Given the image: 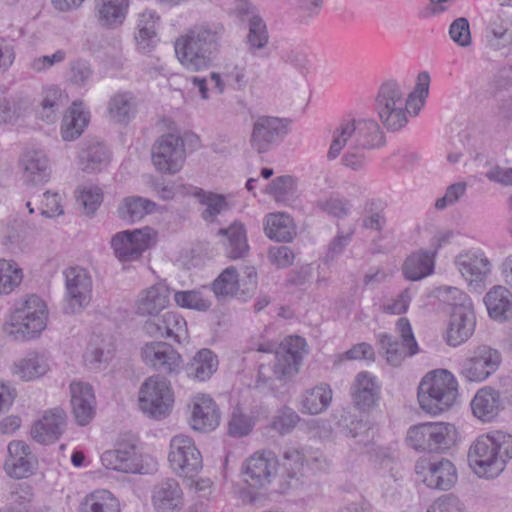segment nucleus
Instances as JSON below:
<instances>
[{
	"label": "nucleus",
	"instance_id": "1",
	"mask_svg": "<svg viewBox=\"0 0 512 512\" xmlns=\"http://www.w3.org/2000/svg\"><path fill=\"white\" fill-rule=\"evenodd\" d=\"M429 83V74L421 72L415 90L407 97L401 85L394 80L386 81L379 87L375 96V111L388 131L396 132L406 126L410 113L408 107H412L413 115H417L428 95Z\"/></svg>",
	"mask_w": 512,
	"mask_h": 512
},
{
	"label": "nucleus",
	"instance_id": "2",
	"mask_svg": "<svg viewBox=\"0 0 512 512\" xmlns=\"http://www.w3.org/2000/svg\"><path fill=\"white\" fill-rule=\"evenodd\" d=\"M224 33L220 23L196 24L179 36L175 54L179 62L193 72L207 69L212 64Z\"/></svg>",
	"mask_w": 512,
	"mask_h": 512
},
{
	"label": "nucleus",
	"instance_id": "3",
	"mask_svg": "<svg viewBox=\"0 0 512 512\" xmlns=\"http://www.w3.org/2000/svg\"><path fill=\"white\" fill-rule=\"evenodd\" d=\"M511 458L512 436L503 431L479 436L468 451L469 466L479 477L498 476Z\"/></svg>",
	"mask_w": 512,
	"mask_h": 512
},
{
	"label": "nucleus",
	"instance_id": "4",
	"mask_svg": "<svg viewBox=\"0 0 512 512\" xmlns=\"http://www.w3.org/2000/svg\"><path fill=\"white\" fill-rule=\"evenodd\" d=\"M348 143L355 150L374 149L384 145L385 136L374 119H344L333 131L328 160H335Z\"/></svg>",
	"mask_w": 512,
	"mask_h": 512
},
{
	"label": "nucleus",
	"instance_id": "5",
	"mask_svg": "<svg viewBox=\"0 0 512 512\" xmlns=\"http://www.w3.org/2000/svg\"><path fill=\"white\" fill-rule=\"evenodd\" d=\"M458 398V382L448 370L428 373L418 387L420 407L431 415L449 410Z\"/></svg>",
	"mask_w": 512,
	"mask_h": 512
},
{
	"label": "nucleus",
	"instance_id": "6",
	"mask_svg": "<svg viewBox=\"0 0 512 512\" xmlns=\"http://www.w3.org/2000/svg\"><path fill=\"white\" fill-rule=\"evenodd\" d=\"M448 293L452 300V311L446 340L450 346L456 347L472 336L476 318L472 300L466 293L454 287H449Z\"/></svg>",
	"mask_w": 512,
	"mask_h": 512
},
{
	"label": "nucleus",
	"instance_id": "7",
	"mask_svg": "<svg viewBox=\"0 0 512 512\" xmlns=\"http://www.w3.org/2000/svg\"><path fill=\"white\" fill-rule=\"evenodd\" d=\"M47 308L44 301L36 295L29 296L21 308L10 316L6 331L16 338L30 339L39 334L46 326Z\"/></svg>",
	"mask_w": 512,
	"mask_h": 512
},
{
	"label": "nucleus",
	"instance_id": "8",
	"mask_svg": "<svg viewBox=\"0 0 512 512\" xmlns=\"http://www.w3.org/2000/svg\"><path fill=\"white\" fill-rule=\"evenodd\" d=\"M454 432L451 424L428 422L411 427L406 440L417 451L441 452L453 444Z\"/></svg>",
	"mask_w": 512,
	"mask_h": 512
},
{
	"label": "nucleus",
	"instance_id": "9",
	"mask_svg": "<svg viewBox=\"0 0 512 512\" xmlns=\"http://www.w3.org/2000/svg\"><path fill=\"white\" fill-rule=\"evenodd\" d=\"M174 395L170 385L160 375L147 378L139 390L140 409L148 416L161 419L168 415L172 409Z\"/></svg>",
	"mask_w": 512,
	"mask_h": 512
},
{
	"label": "nucleus",
	"instance_id": "10",
	"mask_svg": "<svg viewBox=\"0 0 512 512\" xmlns=\"http://www.w3.org/2000/svg\"><path fill=\"white\" fill-rule=\"evenodd\" d=\"M168 461L179 477L195 478L203 468V459L192 438L176 435L170 441Z\"/></svg>",
	"mask_w": 512,
	"mask_h": 512
},
{
	"label": "nucleus",
	"instance_id": "11",
	"mask_svg": "<svg viewBox=\"0 0 512 512\" xmlns=\"http://www.w3.org/2000/svg\"><path fill=\"white\" fill-rule=\"evenodd\" d=\"M290 121L273 116H259L253 122L250 146L259 154L278 146L289 132Z\"/></svg>",
	"mask_w": 512,
	"mask_h": 512
},
{
	"label": "nucleus",
	"instance_id": "12",
	"mask_svg": "<svg viewBox=\"0 0 512 512\" xmlns=\"http://www.w3.org/2000/svg\"><path fill=\"white\" fill-rule=\"evenodd\" d=\"M500 363L501 355L498 350L481 345L461 361L459 373L469 382H482L496 372Z\"/></svg>",
	"mask_w": 512,
	"mask_h": 512
},
{
	"label": "nucleus",
	"instance_id": "13",
	"mask_svg": "<svg viewBox=\"0 0 512 512\" xmlns=\"http://www.w3.org/2000/svg\"><path fill=\"white\" fill-rule=\"evenodd\" d=\"M396 327L402 339L401 343L389 334H380L378 336L386 360L393 366H399L406 356H412L418 352V344L413 335L409 320L407 318H400L397 321Z\"/></svg>",
	"mask_w": 512,
	"mask_h": 512
},
{
	"label": "nucleus",
	"instance_id": "14",
	"mask_svg": "<svg viewBox=\"0 0 512 512\" xmlns=\"http://www.w3.org/2000/svg\"><path fill=\"white\" fill-rule=\"evenodd\" d=\"M184 141L180 136H161L152 149V161L160 172L174 174L180 171L185 161Z\"/></svg>",
	"mask_w": 512,
	"mask_h": 512
},
{
	"label": "nucleus",
	"instance_id": "15",
	"mask_svg": "<svg viewBox=\"0 0 512 512\" xmlns=\"http://www.w3.org/2000/svg\"><path fill=\"white\" fill-rule=\"evenodd\" d=\"M306 341L300 336L286 337L275 350L273 373L279 380L293 377L299 371L303 355L306 351Z\"/></svg>",
	"mask_w": 512,
	"mask_h": 512
},
{
	"label": "nucleus",
	"instance_id": "16",
	"mask_svg": "<svg viewBox=\"0 0 512 512\" xmlns=\"http://www.w3.org/2000/svg\"><path fill=\"white\" fill-rule=\"evenodd\" d=\"M153 230L149 227L116 233L111 240L115 256L120 261H133L151 245Z\"/></svg>",
	"mask_w": 512,
	"mask_h": 512
},
{
	"label": "nucleus",
	"instance_id": "17",
	"mask_svg": "<svg viewBox=\"0 0 512 512\" xmlns=\"http://www.w3.org/2000/svg\"><path fill=\"white\" fill-rule=\"evenodd\" d=\"M66 301L72 313L88 306L92 297V278L86 269L70 267L65 270Z\"/></svg>",
	"mask_w": 512,
	"mask_h": 512
},
{
	"label": "nucleus",
	"instance_id": "18",
	"mask_svg": "<svg viewBox=\"0 0 512 512\" xmlns=\"http://www.w3.org/2000/svg\"><path fill=\"white\" fill-rule=\"evenodd\" d=\"M143 361L165 375H177L182 369L181 355L166 342H150L142 348Z\"/></svg>",
	"mask_w": 512,
	"mask_h": 512
},
{
	"label": "nucleus",
	"instance_id": "19",
	"mask_svg": "<svg viewBox=\"0 0 512 512\" xmlns=\"http://www.w3.org/2000/svg\"><path fill=\"white\" fill-rule=\"evenodd\" d=\"M278 461L271 451L257 452L248 458L242 472L244 481L254 489L264 488L270 484L272 478L276 475Z\"/></svg>",
	"mask_w": 512,
	"mask_h": 512
},
{
	"label": "nucleus",
	"instance_id": "20",
	"mask_svg": "<svg viewBox=\"0 0 512 512\" xmlns=\"http://www.w3.org/2000/svg\"><path fill=\"white\" fill-rule=\"evenodd\" d=\"M143 328L151 337L170 338L177 343H183L189 337L186 320L174 311H168L156 318H149L145 321Z\"/></svg>",
	"mask_w": 512,
	"mask_h": 512
},
{
	"label": "nucleus",
	"instance_id": "21",
	"mask_svg": "<svg viewBox=\"0 0 512 512\" xmlns=\"http://www.w3.org/2000/svg\"><path fill=\"white\" fill-rule=\"evenodd\" d=\"M67 426V415L61 408L47 410L31 427V437L42 445H50L60 439Z\"/></svg>",
	"mask_w": 512,
	"mask_h": 512
},
{
	"label": "nucleus",
	"instance_id": "22",
	"mask_svg": "<svg viewBox=\"0 0 512 512\" xmlns=\"http://www.w3.org/2000/svg\"><path fill=\"white\" fill-rule=\"evenodd\" d=\"M236 16L248 24L247 44L252 52L264 48L268 43L266 24L256 8L245 0H236L233 8Z\"/></svg>",
	"mask_w": 512,
	"mask_h": 512
},
{
	"label": "nucleus",
	"instance_id": "23",
	"mask_svg": "<svg viewBox=\"0 0 512 512\" xmlns=\"http://www.w3.org/2000/svg\"><path fill=\"white\" fill-rule=\"evenodd\" d=\"M24 182L30 184H43L50 178V162L44 150L27 148L19 159Z\"/></svg>",
	"mask_w": 512,
	"mask_h": 512
},
{
	"label": "nucleus",
	"instance_id": "24",
	"mask_svg": "<svg viewBox=\"0 0 512 512\" xmlns=\"http://www.w3.org/2000/svg\"><path fill=\"white\" fill-rule=\"evenodd\" d=\"M171 290L164 282H158L140 291L135 301V312L139 316L156 318L170 302Z\"/></svg>",
	"mask_w": 512,
	"mask_h": 512
},
{
	"label": "nucleus",
	"instance_id": "25",
	"mask_svg": "<svg viewBox=\"0 0 512 512\" xmlns=\"http://www.w3.org/2000/svg\"><path fill=\"white\" fill-rule=\"evenodd\" d=\"M101 462L107 469L123 473H139L142 468L133 442H118L115 449L101 455Z\"/></svg>",
	"mask_w": 512,
	"mask_h": 512
},
{
	"label": "nucleus",
	"instance_id": "26",
	"mask_svg": "<svg viewBox=\"0 0 512 512\" xmlns=\"http://www.w3.org/2000/svg\"><path fill=\"white\" fill-rule=\"evenodd\" d=\"M422 462L416 465L417 473L423 475V482L430 488L448 490L456 482L457 474L453 463L447 459L437 462Z\"/></svg>",
	"mask_w": 512,
	"mask_h": 512
},
{
	"label": "nucleus",
	"instance_id": "27",
	"mask_svg": "<svg viewBox=\"0 0 512 512\" xmlns=\"http://www.w3.org/2000/svg\"><path fill=\"white\" fill-rule=\"evenodd\" d=\"M455 265L469 284L480 283L491 271V263L480 250H469L455 258Z\"/></svg>",
	"mask_w": 512,
	"mask_h": 512
},
{
	"label": "nucleus",
	"instance_id": "28",
	"mask_svg": "<svg viewBox=\"0 0 512 512\" xmlns=\"http://www.w3.org/2000/svg\"><path fill=\"white\" fill-rule=\"evenodd\" d=\"M152 504L157 512H178L184 504V494L177 480L167 478L152 491Z\"/></svg>",
	"mask_w": 512,
	"mask_h": 512
},
{
	"label": "nucleus",
	"instance_id": "29",
	"mask_svg": "<svg viewBox=\"0 0 512 512\" xmlns=\"http://www.w3.org/2000/svg\"><path fill=\"white\" fill-rule=\"evenodd\" d=\"M220 423V412L215 401L206 394H198L192 399L190 425L197 431L214 430Z\"/></svg>",
	"mask_w": 512,
	"mask_h": 512
},
{
	"label": "nucleus",
	"instance_id": "30",
	"mask_svg": "<svg viewBox=\"0 0 512 512\" xmlns=\"http://www.w3.org/2000/svg\"><path fill=\"white\" fill-rule=\"evenodd\" d=\"M71 406L79 425H87L95 414V396L92 387L83 382L70 385Z\"/></svg>",
	"mask_w": 512,
	"mask_h": 512
},
{
	"label": "nucleus",
	"instance_id": "31",
	"mask_svg": "<svg viewBox=\"0 0 512 512\" xmlns=\"http://www.w3.org/2000/svg\"><path fill=\"white\" fill-rule=\"evenodd\" d=\"M351 396L354 405L359 410H369L379 400L380 386L376 378L368 372H360L351 386Z\"/></svg>",
	"mask_w": 512,
	"mask_h": 512
},
{
	"label": "nucleus",
	"instance_id": "32",
	"mask_svg": "<svg viewBox=\"0 0 512 512\" xmlns=\"http://www.w3.org/2000/svg\"><path fill=\"white\" fill-rule=\"evenodd\" d=\"M129 0H95V17L107 29L121 26L127 16Z\"/></svg>",
	"mask_w": 512,
	"mask_h": 512
},
{
	"label": "nucleus",
	"instance_id": "33",
	"mask_svg": "<svg viewBox=\"0 0 512 512\" xmlns=\"http://www.w3.org/2000/svg\"><path fill=\"white\" fill-rule=\"evenodd\" d=\"M489 316L499 322L512 319V291L506 286L495 285L484 296Z\"/></svg>",
	"mask_w": 512,
	"mask_h": 512
},
{
	"label": "nucleus",
	"instance_id": "34",
	"mask_svg": "<svg viewBox=\"0 0 512 512\" xmlns=\"http://www.w3.org/2000/svg\"><path fill=\"white\" fill-rule=\"evenodd\" d=\"M217 234L225 238L223 244L227 257L236 260L248 255L249 244L243 223L234 221L227 228L219 229Z\"/></svg>",
	"mask_w": 512,
	"mask_h": 512
},
{
	"label": "nucleus",
	"instance_id": "35",
	"mask_svg": "<svg viewBox=\"0 0 512 512\" xmlns=\"http://www.w3.org/2000/svg\"><path fill=\"white\" fill-rule=\"evenodd\" d=\"M502 408L500 393L491 387L480 389L471 401L474 416L483 422L492 421Z\"/></svg>",
	"mask_w": 512,
	"mask_h": 512
},
{
	"label": "nucleus",
	"instance_id": "36",
	"mask_svg": "<svg viewBox=\"0 0 512 512\" xmlns=\"http://www.w3.org/2000/svg\"><path fill=\"white\" fill-rule=\"evenodd\" d=\"M194 196L204 207L201 212V218L206 223L217 222L218 216L225 214L233 207L228 198L223 194L196 188Z\"/></svg>",
	"mask_w": 512,
	"mask_h": 512
},
{
	"label": "nucleus",
	"instance_id": "37",
	"mask_svg": "<svg viewBox=\"0 0 512 512\" xmlns=\"http://www.w3.org/2000/svg\"><path fill=\"white\" fill-rule=\"evenodd\" d=\"M159 16L156 12L147 10L139 15L135 40L137 47L144 53L150 52L159 41L157 25Z\"/></svg>",
	"mask_w": 512,
	"mask_h": 512
},
{
	"label": "nucleus",
	"instance_id": "38",
	"mask_svg": "<svg viewBox=\"0 0 512 512\" xmlns=\"http://www.w3.org/2000/svg\"><path fill=\"white\" fill-rule=\"evenodd\" d=\"M218 357L208 348L200 349L185 366V372L191 379L208 380L218 369Z\"/></svg>",
	"mask_w": 512,
	"mask_h": 512
},
{
	"label": "nucleus",
	"instance_id": "39",
	"mask_svg": "<svg viewBox=\"0 0 512 512\" xmlns=\"http://www.w3.org/2000/svg\"><path fill=\"white\" fill-rule=\"evenodd\" d=\"M89 123V112L81 102H73L62 119L61 134L65 141L78 138Z\"/></svg>",
	"mask_w": 512,
	"mask_h": 512
},
{
	"label": "nucleus",
	"instance_id": "40",
	"mask_svg": "<svg viewBox=\"0 0 512 512\" xmlns=\"http://www.w3.org/2000/svg\"><path fill=\"white\" fill-rule=\"evenodd\" d=\"M110 160L107 147L97 141L85 143L79 152V165L85 172L102 170Z\"/></svg>",
	"mask_w": 512,
	"mask_h": 512
},
{
	"label": "nucleus",
	"instance_id": "41",
	"mask_svg": "<svg viewBox=\"0 0 512 512\" xmlns=\"http://www.w3.org/2000/svg\"><path fill=\"white\" fill-rule=\"evenodd\" d=\"M136 99L130 92L114 94L107 106L109 118L116 123L127 124L136 114Z\"/></svg>",
	"mask_w": 512,
	"mask_h": 512
},
{
	"label": "nucleus",
	"instance_id": "42",
	"mask_svg": "<svg viewBox=\"0 0 512 512\" xmlns=\"http://www.w3.org/2000/svg\"><path fill=\"white\" fill-rule=\"evenodd\" d=\"M332 394L327 384H320L306 390L301 396V411L310 415L322 413L330 405Z\"/></svg>",
	"mask_w": 512,
	"mask_h": 512
},
{
	"label": "nucleus",
	"instance_id": "43",
	"mask_svg": "<svg viewBox=\"0 0 512 512\" xmlns=\"http://www.w3.org/2000/svg\"><path fill=\"white\" fill-rule=\"evenodd\" d=\"M434 269V254L419 251L411 254L403 264V274L411 281H418L430 275Z\"/></svg>",
	"mask_w": 512,
	"mask_h": 512
},
{
	"label": "nucleus",
	"instance_id": "44",
	"mask_svg": "<svg viewBox=\"0 0 512 512\" xmlns=\"http://www.w3.org/2000/svg\"><path fill=\"white\" fill-rule=\"evenodd\" d=\"M154 208V202L140 196H131L122 200L118 215L122 220L134 223L153 212Z\"/></svg>",
	"mask_w": 512,
	"mask_h": 512
},
{
	"label": "nucleus",
	"instance_id": "45",
	"mask_svg": "<svg viewBox=\"0 0 512 512\" xmlns=\"http://www.w3.org/2000/svg\"><path fill=\"white\" fill-rule=\"evenodd\" d=\"M79 512H120V505L111 492L96 490L84 498Z\"/></svg>",
	"mask_w": 512,
	"mask_h": 512
},
{
	"label": "nucleus",
	"instance_id": "46",
	"mask_svg": "<svg viewBox=\"0 0 512 512\" xmlns=\"http://www.w3.org/2000/svg\"><path fill=\"white\" fill-rule=\"evenodd\" d=\"M265 234L277 242H289L293 239L292 219L284 213L269 214L266 219Z\"/></svg>",
	"mask_w": 512,
	"mask_h": 512
},
{
	"label": "nucleus",
	"instance_id": "47",
	"mask_svg": "<svg viewBox=\"0 0 512 512\" xmlns=\"http://www.w3.org/2000/svg\"><path fill=\"white\" fill-rule=\"evenodd\" d=\"M49 370L48 358L44 354L30 353L17 365V374L25 381L41 377Z\"/></svg>",
	"mask_w": 512,
	"mask_h": 512
},
{
	"label": "nucleus",
	"instance_id": "48",
	"mask_svg": "<svg viewBox=\"0 0 512 512\" xmlns=\"http://www.w3.org/2000/svg\"><path fill=\"white\" fill-rule=\"evenodd\" d=\"M67 96L63 94L60 88L56 86L48 87L44 90L42 106V118L47 122H53L56 113L66 105Z\"/></svg>",
	"mask_w": 512,
	"mask_h": 512
},
{
	"label": "nucleus",
	"instance_id": "49",
	"mask_svg": "<svg viewBox=\"0 0 512 512\" xmlns=\"http://www.w3.org/2000/svg\"><path fill=\"white\" fill-rule=\"evenodd\" d=\"M23 279L22 270L13 261L0 260V295L11 293Z\"/></svg>",
	"mask_w": 512,
	"mask_h": 512
},
{
	"label": "nucleus",
	"instance_id": "50",
	"mask_svg": "<svg viewBox=\"0 0 512 512\" xmlns=\"http://www.w3.org/2000/svg\"><path fill=\"white\" fill-rule=\"evenodd\" d=\"M239 288L238 273L234 266L227 267L212 283V290L217 297L237 295Z\"/></svg>",
	"mask_w": 512,
	"mask_h": 512
},
{
	"label": "nucleus",
	"instance_id": "51",
	"mask_svg": "<svg viewBox=\"0 0 512 512\" xmlns=\"http://www.w3.org/2000/svg\"><path fill=\"white\" fill-rule=\"evenodd\" d=\"M362 226L365 229L381 231L386 224L384 204L380 200H369L365 204Z\"/></svg>",
	"mask_w": 512,
	"mask_h": 512
},
{
	"label": "nucleus",
	"instance_id": "52",
	"mask_svg": "<svg viewBox=\"0 0 512 512\" xmlns=\"http://www.w3.org/2000/svg\"><path fill=\"white\" fill-rule=\"evenodd\" d=\"M315 206L322 212L336 218L347 217L352 207L349 200L335 196L318 199Z\"/></svg>",
	"mask_w": 512,
	"mask_h": 512
},
{
	"label": "nucleus",
	"instance_id": "53",
	"mask_svg": "<svg viewBox=\"0 0 512 512\" xmlns=\"http://www.w3.org/2000/svg\"><path fill=\"white\" fill-rule=\"evenodd\" d=\"M270 193L277 202H287L295 193V181L293 177L285 175L272 180L267 186Z\"/></svg>",
	"mask_w": 512,
	"mask_h": 512
},
{
	"label": "nucleus",
	"instance_id": "54",
	"mask_svg": "<svg viewBox=\"0 0 512 512\" xmlns=\"http://www.w3.org/2000/svg\"><path fill=\"white\" fill-rule=\"evenodd\" d=\"M176 304L182 308L206 311L210 308L211 302L205 299L199 291H177L174 294Z\"/></svg>",
	"mask_w": 512,
	"mask_h": 512
},
{
	"label": "nucleus",
	"instance_id": "55",
	"mask_svg": "<svg viewBox=\"0 0 512 512\" xmlns=\"http://www.w3.org/2000/svg\"><path fill=\"white\" fill-rule=\"evenodd\" d=\"M353 234L354 229L352 228L346 233L343 231L337 232L328 244L327 252L323 259L325 264L334 262L344 252L345 248L350 244Z\"/></svg>",
	"mask_w": 512,
	"mask_h": 512
},
{
	"label": "nucleus",
	"instance_id": "56",
	"mask_svg": "<svg viewBox=\"0 0 512 512\" xmlns=\"http://www.w3.org/2000/svg\"><path fill=\"white\" fill-rule=\"evenodd\" d=\"M103 201V194L100 188L96 186H84L77 196V202L80 204L87 215H92L98 209Z\"/></svg>",
	"mask_w": 512,
	"mask_h": 512
},
{
	"label": "nucleus",
	"instance_id": "57",
	"mask_svg": "<svg viewBox=\"0 0 512 512\" xmlns=\"http://www.w3.org/2000/svg\"><path fill=\"white\" fill-rule=\"evenodd\" d=\"M300 421L299 415L289 407L281 408L274 416L272 428L280 434L290 433Z\"/></svg>",
	"mask_w": 512,
	"mask_h": 512
},
{
	"label": "nucleus",
	"instance_id": "58",
	"mask_svg": "<svg viewBox=\"0 0 512 512\" xmlns=\"http://www.w3.org/2000/svg\"><path fill=\"white\" fill-rule=\"evenodd\" d=\"M488 44L491 48L499 50L512 42V36L508 35V27L501 21L492 22L487 28Z\"/></svg>",
	"mask_w": 512,
	"mask_h": 512
},
{
	"label": "nucleus",
	"instance_id": "59",
	"mask_svg": "<svg viewBox=\"0 0 512 512\" xmlns=\"http://www.w3.org/2000/svg\"><path fill=\"white\" fill-rule=\"evenodd\" d=\"M449 36L451 40L460 47H469L472 44L470 24L467 18L459 17L455 19L449 27Z\"/></svg>",
	"mask_w": 512,
	"mask_h": 512
},
{
	"label": "nucleus",
	"instance_id": "60",
	"mask_svg": "<svg viewBox=\"0 0 512 512\" xmlns=\"http://www.w3.org/2000/svg\"><path fill=\"white\" fill-rule=\"evenodd\" d=\"M283 458L288 462L290 468L293 470L299 469L300 467L304 466V464L311 466L312 468L319 467L316 465V463L320 460L318 456H307L303 450L298 448H286L283 453Z\"/></svg>",
	"mask_w": 512,
	"mask_h": 512
},
{
	"label": "nucleus",
	"instance_id": "61",
	"mask_svg": "<svg viewBox=\"0 0 512 512\" xmlns=\"http://www.w3.org/2000/svg\"><path fill=\"white\" fill-rule=\"evenodd\" d=\"M32 456H23L18 458H7L5 469L7 473L14 478L21 479L27 477L32 472Z\"/></svg>",
	"mask_w": 512,
	"mask_h": 512
},
{
	"label": "nucleus",
	"instance_id": "62",
	"mask_svg": "<svg viewBox=\"0 0 512 512\" xmlns=\"http://www.w3.org/2000/svg\"><path fill=\"white\" fill-rule=\"evenodd\" d=\"M426 512H465V507L457 497L449 494L436 499Z\"/></svg>",
	"mask_w": 512,
	"mask_h": 512
},
{
	"label": "nucleus",
	"instance_id": "63",
	"mask_svg": "<svg viewBox=\"0 0 512 512\" xmlns=\"http://www.w3.org/2000/svg\"><path fill=\"white\" fill-rule=\"evenodd\" d=\"M223 75L234 89L240 90L246 86V70L243 65L227 63L224 66Z\"/></svg>",
	"mask_w": 512,
	"mask_h": 512
},
{
	"label": "nucleus",
	"instance_id": "64",
	"mask_svg": "<svg viewBox=\"0 0 512 512\" xmlns=\"http://www.w3.org/2000/svg\"><path fill=\"white\" fill-rule=\"evenodd\" d=\"M92 76L90 64L85 60H76L70 64L69 80L76 85H85Z\"/></svg>",
	"mask_w": 512,
	"mask_h": 512
}]
</instances>
